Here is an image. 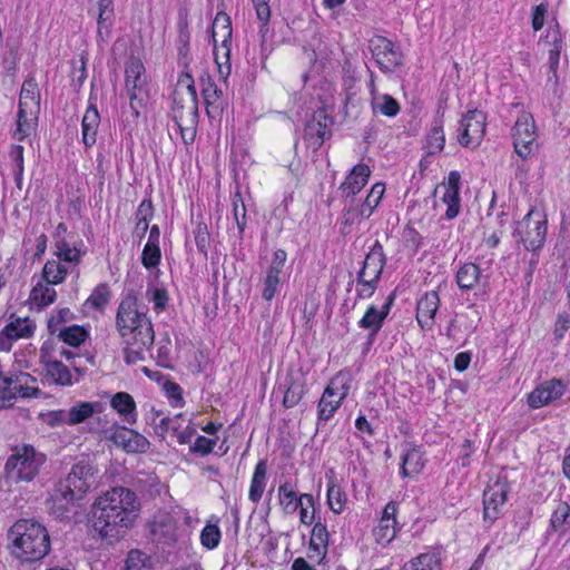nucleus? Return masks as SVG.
Returning <instances> with one entry per match:
<instances>
[{"mask_svg":"<svg viewBox=\"0 0 570 570\" xmlns=\"http://www.w3.org/2000/svg\"><path fill=\"white\" fill-rule=\"evenodd\" d=\"M139 503L134 491L115 487L98 497L90 511L94 530L109 542L117 541L138 517Z\"/></svg>","mask_w":570,"mask_h":570,"instance_id":"obj_1","label":"nucleus"},{"mask_svg":"<svg viewBox=\"0 0 570 570\" xmlns=\"http://www.w3.org/2000/svg\"><path fill=\"white\" fill-rule=\"evenodd\" d=\"M11 554L22 563L42 560L51 549L46 527L33 520H18L9 530Z\"/></svg>","mask_w":570,"mask_h":570,"instance_id":"obj_2","label":"nucleus"},{"mask_svg":"<svg viewBox=\"0 0 570 570\" xmlns=\"http://www.w3.org/2000/svg\"><path fill=\"white\" fill-rule=\"evenodd\" d=\"M116 330L124 344L140 342L144 346H153L155 331L146 312L138 309V297L128 291L121 298L116 313Z\"/></svg>","mask_w":570,"mask_h":570,"instance_id":"obj_3","label":"nucleus"},{"mask_svg":"<svg viewBox=\"0 0 570 570\" xmlns=\"http://www.w3.org/2000/svg\"><path fill=\"white\" fill-rule=\"evenodd\" d=\"M46 460V454L30 444L17 445L4 464L6 475L16 483L30 482L38 475Z\"/></svg>","mask_w":570,"mask_h":570,"instance_id":"obj_4","label":"nucleus"},{"mask_svg":"<svg viewBox=\"0 0 570 570\" xmlns=\"http://www.w3.org/2000/svg\"><path fill=\"white\" fill-rule=\"evenodd\" d=\"M170 117L185 145L194 142L198 126V98L185 97L184 91L175 89L171 96Z\"/></svg>","mask_w":570,"mask_h":570,"instance_id":"obj_5","label":"nucleus"},{"mask_svg":"<svg viewBox=\"0 0 570 570\" xmlns=\"http://www.w3.org/2000/svg\"><path fill=\"white\" fill-rule=\"evenodd\" d=\"M512 236L517 243H522L524 248L537 252L543 247L547 236V220L534 209L515 223Z\"/></svg>","mask_w":570,"mask_h":570,"instance_id":"obj_6","label":"nucleus"},{"mask_svg":"<svg viewBox=\"0 0 570 570\" xmlns=\"http://www.w3.org/2000/svg\"><path fill=\"white\" fill-rule=\"evenodd\" d=\"M144 72L145 66L141 60L131 56L125 68V86L135 117L139 116L140 109L144 108L148 101V95L145 88L146 81L142 77Z\"/></svg>","mask_w":570,"mask_h":570,"instance_id":"obj_7","label":"nucleus"},{"mask_svg":"<svg viewBox=\"0 0 570 570\" xmlns=\"http://www.w3.org/2000/svg\"><path fill=\"white\" fill-rule=\"evenodd\" d=\"M368 49L384 73H392L403 66L404 56L401 48L386 37L374 35L368 40Z\"/></svg>","mask_w":570,"mask_h":570,"instance_id":"obj_8","label":"nucleus"},{"mask_svg":"<svg viewBox=\"0 0 570 570\" xmlns=\"http://www.w3.org/2000/svg\"><path fill=\"white\" fill-rule=\"evenodd\" d=\"M97 466L88 458H82L76 462L69 473L60 479L58 483L72 490L78 497L85 498L89 490L96 483Z\"/></svg>","mask_w":570,"mask_h":570,"instance_id":"obj_9","label":"nucleus"},{"mask_svg":"<svg viewBox=\"0 0 570 570\" xmlns=\"http://www.w3.org/2000/svg\"><path fill=\"white\" fill-rule=\"evenodd\" d=\"M82 499L72 490L57 482L48 499L49 513L60 521H71L78 513Z\"/></svg>","mask_w":570,"mask_h":570,"instance_id":"obj_10","label":"nucleus"},{"mask_svg":"<svg viewBox=\"0 0 570 570\" xmlns=\"http://www.w3.org/2000/svg\"><path fill=\"white\" fill-rule=\"evenodd\" d=\"M334 117L328 107H322L315 110L306 121L304 128V139L313 149H318L326 139L332 136V126Z\"/></svg>","mask_w":570,"mask_h":570,"instance_id":"obj_11","label":"nucleus"},{"mask_svg":"<svg viewBox=\"0 0 570 570\" xmlns=\"http://www.w3.org/2000/svg\"><path fill=\"white\" fill-rule=\"evenodd\" d=\"M513 147L515 153L523 159L528 158L534 150L535 125L529 112H521L512 128Z\"/></svg>","mask_w":570,"mask_h":570,"instance_id":"obj_12","label":"nucleus"},{"mask_svg":"<svg viewBox=\"0 0 570 570\" xmlns=\"http://www.w3.org/2000/svg\"><path fill=\"white\" fill-rule=\"evenodd\" d=\"M509 492L508 482L501 480H497L485 488L483 492V519L490 525L500 518Z\"/></svg>","mask_w":570,"mask_h":570,"instance_id":"obj_13","label":"nucleus"},{"mask_svg":"<svg viewBox=\"0 0 570 570\" xmlns=\"http://www.w3.org/2000/svg\"><path fill=\"white\" fill-rule=\"evenodd\" d=\"M370 176L371 169L364 163H358L350 169L338 187L343 209H347L354 203L356 195L366 186Z\"/></svg>","mask_w":570,"mask_h":570,"instance_id":"obj_14","label":"nucleus"},{"mask_svg":"<svg viewBox=\"0 0 570 570\" xmlns=\"http://www.w3.org/2000/svg\"><path fill=\"white\" fill-rule=\"evenodd\" d=\"M485 120L487 117L481 110H469L460 121V145L463 147H478L485 134Z\"/></svg>","mask_w":570,"mask_h":570,"instance_id":"obj_15","label":"nucleus"},{"mask_svg":"<svg viewBox=\"0 0 570 570\" xmlns=\"http://www.w3.org/2000/svg\"><path fill=\"white\" fill-rule=\"evenodd\" d=\"M338 379L340 377L336 376L331 381V383L325 387L321 400L318 401L316 423L317 431L321 430L326 424V422L334 416L335 412L341 406L342 401L347 396L348 386L342 385V392L338 395V400H331V397L338 394L337 390L334 387Z\"/></svg>","mask_w":570,"mask_h":570,"instance_id":"obj_16","label":"nucleus"},{"mask_svg":"<svg viewBox=\"0 0 570 570\" xmlns=\"http://www.w3.org/2000/svg\"><path fill=\"white\" fill-rule=\"evenodd\" d=\"M476 262H465L455 272V283L462 292H471L489 285L490 275Z\"/></svg>","mask_w":570,"mask_h":570,"instance_id":"obj_17","label":"nucleus"},{"mask_svg":"<svg viewBox=\"0 0 570 570\" xmlns=\"http://www.w3.org/2000/svg\"><path fill=\"white\" fill-rule=\"evenodd\" d=\"M199 86L207 116L213 119L220 117L226 107L223 90L218 88L208 72H204L199 77Z\"/></svg>","mask_w":570,"mask_h":570,"instance_id":"obj_18","label":"nucleus"},{"mask_svg":"<svg viewBox=\"0 0 570 570\" xmlns=\"http://www.w3.org/2000/svg\"><path fill=\"white\" fill-rule=\"evenodd\" d=\"M35 330L36 324L28 317L21 318L11 315L10 322L0 334V351H9L13 340L28 338L33 335Z\"/></svg>","mask_w":570,"mask_h":570,"instance_id":"obj_19","label":"nucleus"},{"mask_svg":"<svg viewBox=\"0 0 570 570\" xmlns=\"http://www.w3.org/2000/svg\"><path fill=\"white\" fill-rule=\"evenodd\" d=\"M110 440L127 453H145L150 446L146 436L125 426H116Z\"/></svg>","mask_w":570,"mask_h":570,"instance_id":"obj_20","label":"nucleus"},{"mask_svg":"<svg viewBox=\"0 0 570 570\" xmlns=\"http://www.w3.org/2000/svg\"><path fill=\"white\" fill-rule=\"evenodd\" d=\"M176 49L178 66L185 69L188 68L193 58L190 55V31L186 9H180L178 11Z\"/></svg>","mask_w":570,"mask_h":570,"instance_id":"obj_21","label":"nucleus"},{"mask_svg":"<svg viewBox=\"0 0 570 570\" xmlns=\"http://www.w3.org/2000/svg\"><path fill=\"white\" fill-rule=\"evenodd\" d=\"M219 23H222V30L224 32L220 49L223 50V56L226 59L225 63H227V73H226V76H227V75H229V71H230L229 56H230L232 33H233L232 21H230L229 16L225 12H218L216 14L214 23H213V40H214V42H216V39H215V37L217 35L216 28L218 27ZM214 56H215V61L218 65L219 72H220V75H223V69H222L223 62L220 61L219 49L217 48L216 43H214Z\"/></svg>","mask_w":570,"mask_h":570,"instance_id":"obj_22","label":"nucleus"},{"mask_svg":"<svg viewBox=\"0 0 570 570\" xmlns=\"http://www.w3.org/2000/svg\"><path fill=\"white\" fill-rule=\"evenodd\" d=\"M566 385L559 379H552L535 387L528 395V404L531 409H539L543 405L560 399L564 394Z\"/></svg>","mask_w":570,"mask_h":570,"instance_id":"obj_23","label":"nucleus"},{"mask_svg":"<svg viewBox=\"0 0 570 570\" xmlns=\"http://www.w3.org/2000/svg\"><path fill=\"white\" fill-rule=\"evenodd\" d=\"M397 503L390 501L383 509L382 517L373 529V535L381 546L389 544L396 534Z\"/></svg>","mask_w":570,"mask_h":570,"instance_id":"obj_24","label":"nucleus"},{"mask_svg":"<svg viewBox=\"0 0 570 570\" xmlns=\"http://www.w3.org/2000/svg\"><path fill=\"white\" fill-rule=\"evenodd\" d=\"M494 205V198L491 202L489 210ZM488 223L483 226L482 242L488 248H497L501 243V236L507 230L509 224V214L501 210L494 218H491V213L488 212Z\"/></svg>","mask_w":570,"mask_h":570,"instance_id":"obj_25","label":"nucleus"},{"mask_svg":"<svg viewBox=\"0 0 570 570\" xmlns=\"http://www.w3.org/2000/svg\"><path fill=\"white\" fill-rule=\"evenodd\" d=\"M440 307V296L436 291L426 292L416 304V321L422 330L429 331L433 327L435 314Z\"/></svg>","mask_w":570,"mask_h":570,"instance_id":"obj_26","label":"nucleus"},{"mask_svg":"<svg viewBox=\"0 0 570 570\" xmlns=\"http://www.w3.org/2000/svg\"><path fill=\"white\" fill-rule=\"evenodd\" d=\"M99 124L100 115L96 105V97L90 94L88 107L81 120L82 142L87 148H90L96 144Z\"/></svg>","mask_w":570,"mask_h":570,"instance_id":"obj_27","label":"nucleus"},{"mask_svg":"<svg viewBox=\"0 0 570 570\" xmlns=\"http://www.w3.org/2000/svg\"><path fill=\"white\" fill-rule=\"evenodd\" d=\"M386 265V256L384 254L383 245L380 240H375L365 256L362 268L358 273L372 277L373 281H380L383 269Z\"/></svg>","mask_w":570,"mask_h":570,"instance_id":"obj_28","label":"nucleus"},{"mask_svg":"<svg viewBox=\"0 0 570 570\" xmlns=\"http://www.w3.org/2000/svg\"><path fill=\"white\" fill-rule=\"evenodd\" d=\"M379 205L380 202L372 197L371 194H367L362 202L355 199L347 209L342 210L344 225H353L356 222L370 218Z\"/></svg>","mask_w":570,"mask_h":570,"instance_id":"obj_29","label":"nucleus"},{"mask_svg":"<svg viewBox=\"0 0 570 570\" xmlns=\"http://www.w3.org/2000/svg\"><path fill=\"white\" fill-rule=\"evenodd\" d=\"M424 468L422 452L412 443H405L401 456L400 474L402 478H413Z\"/></svg>","mask_w":570,"mask_h":570,"instance_id":"obj_30","label":"nucleus"},{"mask_svg":"<svg viewBox=\"0 0 570 570\" xmlns=\"http://www.w3.org/2000/svg\"><path fill=\"white\" fill-rule=\"evenodd\" d=\"M387 316L382 313L375 305H370L363 315V317L358 321L357 325L360 328L368 331L366 336V347L370 348L379 332L382 330L384 321Z\"/></svg>","mask_w":570,"mask_h":570,"instance_id":"obj_31","label":"nucleus"},{"mask_svg":"<svg viewBox=\"0 0 570 570\" xmlns=\"http://www.w3.org/2000/svg\"><path fill=\"white\" fill-rule=\"evenodd\" d=\"M37 379L31 374L22 371L9 372V381L16 392V397H32L40 394V390L35 386Z\"/></svg>","mask_w":570,"mask_h":570,"instance_id":"obj_32","label":"nucleus"},{"mask_svg":"<svg viewBox=\"0 0 570 570\" xmlns=\"http://www.w3.org/2000/svg\"><path fill=\"white\" fill-rule=\"evenodd\" d=\"M283 405L286 409L296 406L307 392L306 381L302 375L289 374L285 379Z\"/></svg>","mask_w":570,"mask_h":570,"instance_id":"obj_33","label":"nucleus"},{"mask_svg":"<svg viewBox=\"0 0 570 570\" xmlns=\"http://www.w3.org/2000/svg\"><path fill=\"white\" fill-rule=\"evenodd\" d=\"M442 550L434 548L404 563L402 570H442Z\"/></svg>","mask_w":570,"mask_h":570,"instance_id":"obj_34","label":"nucleus"},{"mask_svg":"<svg viewBox=\"0 0 570 570\" xmlns=\"http://www.w3.org/2000/svg\"><path fill=\"white\" fill-rule=\"evenodd\" d=\"M111 407L126 423L132 425L137 422L136 402L127 392H117L110 400Z\"/></svg>","mask_w":570,"mask_h":570,"instance_id":"obj_35","label":"nucleus"},{"mask_svg":"<svg viewBox=\"0 0 570 570\" xmlns=\"http://www.w3.org/2000/svg\"><path fill=\"white\" fill-rule=\"evenodd\" d=\"M45 370V376L50 379L52 383L60 386L72 385V374L67 365L61 361L52 360L51 362L42 365Z\"/></svg>","mask_w":570,"mask_h":570,"instance_id":"obj_36","label":"nucleus"},{"mask_svg":"<svg viewBox=\"0 0 570 570\" xmlns=\"http://www.w3.org/2000/svg\"><path fill=\"white\" fill-rule=\"evenodd\" d=\"M278 498L279 504L286 514L295 513L299 505H302V498H299L294 485L288 481L279 485Z\"/></svg>","mask_w":570,"mask_h":570,"instance_id":"obj_37","label":"nucleus"},{"mask_svg":"<svg viewBox=\"0 0 570 570\" xmlns=\"http://www.w3.org/2000/svg\"><path fill=\"white\" fill-rule=\"evenodd\" d=\"M100 410L101 404L99 402H77L68 410L69 425L80 424L95 413H99Z\"/></svg>","mask_w":570,"mask_h":570,"instance_id":"obj_38","label":"nucleus"},{"mask_svg":"<svg viewBox=\"0 0 570 570\" xmlns=\"http://www.w3.org/2000/svg\"><path fill=\"white\" fill-rule=\"evenodd\" d=\"M371 108L374 115L380 114L390 118L397 116L401 110L399 101L387 94L374 96L371 99Z\"/></svg>","mask_w":570,"mask_h":570,"instance_id":"obj_39","label":"nucleus"},{"mask_svg":"<svg viewBox=\"0 0 570 570\" xmlns=\"http://www.w3.org/2000/svg\"><path fill=\"white\" fill-rule=\"evenodd\" d=\"M327 504L330 509L335 513L340 514L343 512L347 502L345 491L336 483L335 478L327 476Z\"/></svg>","mask_w":570,"mask_h":570,"instance_id":"obj_40","label":"nucleus"},{"mask_svg":"<svg viewBox=\"0 0 570 570\" xmlns=\"http://www.w3.org/2000/svg\"><path fill=\"white\" fill-rule=\"evenodd\" d=\"M150 533L153 540L159 544L171 546L176 541V527L171 520L155 522Z\"/></svg>","mask_w":570,"mask_h":570,"instance_id":"obj_41","label":"nucleus"},{"mask_svg":"<svg viewBox=\"0 0 570 570\" xmlns=\"http://www.w3.org/2000/svg\"><path fill=\"white\" fill-rule=\"evenodd\" d=\"M267 464L266 461L261 460L254 470V474L250 481L248 498L254 503H257L264 493L265 479H266Z\"/></svg>","mask_w":570,"mask_h":570,"instance_id":"obj_42","label":"nucleus"},{"mask_svg":"<svg viewBox=\"0 0 570 570\" xmlns=\"http://www.w3.org/2000/svg\"><path fill=\"white\" fill-rule=\"evenodd\" d=\"M68 274V268L61 261L49 259L42 268V277L48 285L61 284Z\"/></svg>","mask_w":570,"mask_h":570,"instance_id":"obj_43","label":"nucleus"},{"mask_svg":"<svg viewBox=\"0 0 570 570\" xmlns=\"http://www.w3.org/2000/svg\"><path fill=\"white\" fill-rule=\"evenodd\" d=\"M426 145L430 155H434L443 150L445 145V136L443 131L442 116L434 119L433 127L426 137Z\"/></svg>","mask_w":570,"mask_h":570,"instance_id":"obj_44","label":"nucleus"},{"mask_svg":"<svg viewBox=\"0 0 570 570\" xmlns=\"http://www.w3.org/2000/svg\"><path fill=\"white\" fill-rule=\"evenodd\" d=\"M19 104H29V106L36 111L40 110V92L38 83L35 78H28L23 81Z\"/></svg>","mask_w":570,"mask_h":570,"instance_id":"obj_45","label":"nucleus"},{"mask_svg":"<svg viewBox=\"0 0 570 570\" xmlns=\"http://www.w3.org/2000/svg\"><path fill=\"white\" fill-rule=\"evenodd\" d=\"M140 261L142 266L157 278L160 274L158 268L161 261L160 246L145 244Z\"/></svg>","mask_w":570,"mask_h":570,"instance_id":"obj_46","label":"nucleus"},{"mask_svg":"<svg viewBox=\"0 0 570 570\" xmlns=\"http://www.w3.org/2000/svg\"><path fill=\"white\" fill-rule=\"evenodd\" d=\"M29 115H36L37 112L29 106V104H19L17 114V129L13 132V138L21 141L29 136L31 124L28 118Z\"/></svg>","mask_w":570,"mask_h":570,"instance_id":"obj_47","label":"nucleus"},{"mask_svg":"<svg viewBox=\"0 0 570 570\" xmlns=\"http://www.w3.org/2000/svg\"><path fill=\"white\" fill-rule=\"evenodd\" d=\"M88 336V331L80 325H71L58 331V338L73 347L80 346Z\"/></svg>","mask_w":570,"mask_h":570,"instance_id":"obj_48","label":"nucleus"},{"mask_svg":"<svg viewBox=\"0 0 570 570\" xmlns=\"http://www.w3.org/2000/svg\"><path fill=\"white\" fill-rule=\"evenodd\" d=\"M55 255L65 263H72L75 265L80 263L82 253L77 247H71L66 238L57 239L55 243Z\"/></svg>","mask_w":570,"mask_h":570,"instance_id":"obj_49","label":"nucleus"},{"mask_svg":"<svg viewBox=\"0 0 570 570\" xmlns=\"http://www.w3.org/2000/svg\"><path fill=\"white\" fill-rule=\"evenodd\" d=\"M282 274H283V272L267 268L266 275L263 279V289H262V297L265 301L271 302L275 297V295L278 291V286L281 285Z\"/></svg>","mask_w":570,"mask_h":570,"instance_id":"obj_50","label":"nucleus"},{"mask_svg":"<svg viewBox=\"0 0 570 570\" xmlns=\"http://www.w3.org/2000/svg\"><path fill=\"white\" fill-rule=\"evenodd\" d=\"M122 570H154L149 556L140 550H130Z\"/></svg>","mask_w":570,"mask_h":570,"instance_id":"obj_51","label":"nucleus"},{"mask_svg":"<svg viewBox=\"0 0 570 570\" xmlns=\"http://www.w3.org/2000/svg\"><path fill=\"white\" fill-rule=\"evenodd\" d=\"M233 216L238 229V238L242 240L244 238V232L247 224L246 217V207L243 200V197L237 190L233 196Z\"/></svg>","mask_w":570,"mask_h":570,"instance_id":"obj_52","label":"nucleus"},{"mask_svg":"<svg viewBox=\"0 0 570 570\" xmlns=\"http://www.w3.org/2000/svg\"><path fill=\"white\" fill-rule=\"evenodd\" d=\"M547 38H551L552 48L549 50V62L550 68L554 70L559 65V58L563 45L562 36L558 23L556 24L554 28H550L548 30Z\"/></svg>","mask_w":570,"mask_h":570,"instance_id":"obj_53","label":"nucleus"},{"mask_svg":"<svg viewBox=\"0 0 570 570\" xmlns=\"http://www.w3.org/2000/svg\"><path fill=\"white\" fill-rule=\"evenodd\" d=\"M72 72L70 86L73 91L79 92L87 79V57L85 55L80 56L79 60H72Z\"/></svg>","mask_w":570,"mask_h":570,"instance_id":"obj_54","label":"nucleus"},{"mask_svg":"<svg viewBox=\"0 0 570 570\" xmlns=\"http://www.w3.org/2000/svg\"><path fill=\"white\" fill-rule=\"evenodd\" d=\"M550 525L553 531L564 532L567 530V527L570 525V507L568 503L561 502L558 504L551 515Z\"/></svg>","mask_w":570,"mask_h":570,"instance_id":"obj_55","label":"nucleus"},{"mask_svg":"<svg viewBox=\"0 0 570 570\" xmlns=\"http://www.w3.org/2000/svg\"><path fill=\"white\" fill-rule=\"evenodd\" d=\"M110 288L108 284L101 283L95 287L87 303L97 311H104L110 301Z\"/></svg>","mask_w":570,"mask_h":570,"instance_id":"obj_56","label":"nucleus"},{"mask_svg":"<svg viewBox=\"0 0 570 570\" xmlns=\"http://www.w3.org/2000/svg\"><path fill=\"white\" fill-rule=\"evenodd\" d=\"M57 293L49 286L38 284L30 293V299L39 307H46L56 301Z\"/></svg>","mask_w":570,"mask_h":570,"instance_id":"obj_57","label":"nucleus"},{"mask_svg":"<svg viewBox=\"0 0 570 570\" xmlns=\"http://www.w3.org/2000/svg\"><path fill=\"white\" fill-rule=\"evenodd\" d=\"M23 147L21 145H12L10 147L9 157L13 164V176L16 185L19 189L22 187L23 177Z\"/></svg>","mask_w":570,"mask_h":570,"instance_id":"obj_58","label":"nucleus"},{"mask_svg":"<svg viewBox=\"0 0 570 570\" xmlns=\"http://www.w3.org/2000/svg\"><path fill=\"white\" fill-rule=\"evenodd\" d=\"M151 346H144L140 342H136L134 344H125L122 348L124 361L128 365H135L138 362L145 361V352L149 351Z\"/></svg>","mask_w":570,"mask_h":570,"instance_id":"obj_59","label":"nucleus"},{"mask_svg":"<svg viewBox=\"0 0 570 570\" xmlns=\"http://www.w3.org/2000/svg\"><path fill=\"white\" fill-rule=\"evenodd\" d=\"M367 276L363 275V273H357L356 275V298L365 299L370 298L376 291L377 284L380 281H373L372 277L366 278Z\"/></svg>","mask_w":570,"mask_h":570,"instance_id":"obj_60","label":"nucleus"},{"mask_svg":"<svg viewBox=\"0 0 570 570\" xmlns=\"http://www.w3.org/2000/svg\"><path fill=\"white\" fill-rule=\"evenodd\" d=\"M146 294L148 296V299L153 303L154 311L157 314L164 312L167 308L169 297H168V293H167L166 288L148 287Z\"/></svg>","mask_w":570,"mask_h":570,"instance_id":"obj_61","label":"nucleus"},{"mask_svg":"<svg viewBox=\"0 0 570 570\" xmlns=\"http://www.w3.org/2000/svg\"><path fill=\"white\" fill-rule=\"evenodd\" d=\"M9 381V373L0 372V409L10 407L16 401V392Z\"/></svg>","mask_w":570,"mask_h":570,"instance_id":"obj_62","label":"nucleus"},{"mask_svg":"<svg viewBox=\"0 0 570 570\" xmlns=\"http://www.w3.org/2000/svg\"><path fill=\"white\" fill-rule=\"evenodd\" d=\"M442 202L446 205L444 217L449 220L454 219L459 215L461 208L460 193L456 190L444 191Z\"/></svg>","mask_w":570,"mask_h":570,"instance_id":"obj_63","label":"nucleus"},{"mask_svg":"<svg viewBox=\"0 0 570 570\" xmlns=\"http://www.w3.org/2000/svg\"><path fill=\"white\" fill-rule=\"evenodd\" d=\"M220 530L216 524H207L200 533L202 544L212 550L215 549L220 542Z\"/></svg>","mask_w":570,"mask_h":570,"instance_id":"obj_64","label":"nucleus"}]
</instances>
